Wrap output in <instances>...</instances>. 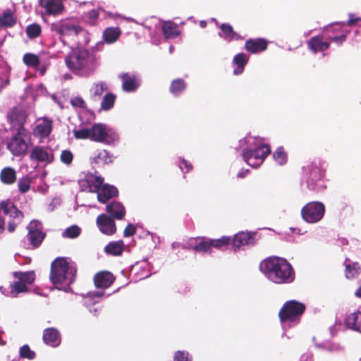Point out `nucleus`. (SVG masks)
<instances>
[{
    "label": "nucleus",
    "instance_id": "nucleus-1",
    "mask_svg": "<svg viewBox=\"0 0 361 361\" xmlns=\"http://www.w3.org/2000/svg\"><path fill=\"white\" fill-rule=\"evenodd\" d=\"M244 161L252 168H258L270 154V146L263 137L248 134L238 142Z\"/></svg>",
    "mask_w": 361,
    "mask_h": 361
},
{
    "label": "nucleus",
    "instance_id": "nucleus-2",
    "mask_svg": "<svg viewBox=\"0 0 361 361\" xmlns=\"http://www.w3.org/2000/svg\"><path fill=\"white\" fill-rule=\"evenodd\" d=\"M259 269L274 283H290L295 279V271L292 265L282 257H271L265 259L260 263Z\"/></svg>",
    "mask_w": 361,
    "mask_h": 361
},
{
    "label": "nucleus",
    "instance_id": "nucleus-3",
    "mask_svg": "<svg viewBox=\"0 0 361 361\" xmlns=\"http://www.w3.org/2000/svg\"><path fill=\"white\" fill-rule=\"evenodd\" d=\"M75 274L76 269L73 264L65 258L59 257L51 264L50 280L56 288L69 292V286L75 281Z\"/></svg>",
    "mask_w": 361,
    "mask_h": 361
},
{
    "label": "nucleus",
    "instance_id": "nucleus-4",
    "mask_svg": "<svg viewBox=\"0 0 361 361\" xmlns=\"http://www.w3.org/2000/svg\"><path fill=\"white\" fill-rule=\"evenodd\" d=\"M77 139H90L92 141L114 145L119 141L118 133L103 123H94L90 127H82L73 130Z\"/></svg>",
    "mask_w": 361,
    "mask_h": 361
},
{
    "label": "nucleus",
    "instance_id": "nucleus-5",
    "mask_svg": "<svg viewBox=\"0 0 361 361\" xmlns=\"http://www.w3.org/2000/svg\"><path fill=\"white\" fill-rule=\"evenodd\" d=\"M305 305L296 300L286 302L279 311V316L283 328L295 326L300 322Z\"/></svg>",
    "mask_w": 361,
    "mask_h": 361
},
{
    "label": "nucleus",
    "instance_id": "nucleus-6",
    "mask_svg": "<svg viewBox=\"0 0 361 361\" xmlns=\"http://www.w3.org/2000/svg\"><path fill=\"white\" fill-rule=\"evenodd\" d=\"M324 176V170L316 164H312L303 168V179L311 190L319 192L326 188Z\"/></svg>",
    "mask_w": 361,
    "mask_h": 361
},
{
    "label": "nucleus",
    "instance_id": "nucleus-7",
    "mask_svg": "<svg viewBox=\"0 0 361 361\" xmlns=\"http://www.w3.org/2000/svg\"><path fill=\"white\" fill-rule=\"evenodd\" d=\"M326 207L322 202L312 201L305 204L301 209V217L307 224H315L322 220Z\"/></svg>",
    "mask_w": 361,
    "mask_h": 361
},
{
    "label": "nucleus",
    "instance_id": "nucleus-8",
    "mask_svg": "<svg viewBox=\"0 0 361 361\" xmlns=\"http://www.w3.org/2000/svg\"><path fill=\"white\" fill-rule=\"evenodd\" d=\"M90 61V54L85 47H74L66 59L68 67L74 71L83 68Z\"/></svg>",
    "mask_w": 361,
    "mask_h": 361
},
{
    "label": "nucleus",
    "instance_id": "nucleus-9",
    "mask_svg": "<svg viewBox=\"0 0 361 361\" xmlns=\"http://www.w3.org/2000/svg\"><path fill=\"white\" fill-rule=\"evenodd\" d=\"M27 132L23 127L16 130V134L8 144V148L15 156L24 154L27 150Z\"/></svg>",
    "mask_w": 361,
    "mask_h": 361
},
{
    "label": "nucleus",
    "instance_id": "nucleus-10",
    "mask_svg": "<svg viewBox=\"0 0 361 361\" xmlns=\"http://www.w3.org/2000/svg\"><path fill=\"white\" fill-rule=\"evenodd\" d=\"M59 30L62 35L79 36L84 37V41H80V44H87L90 42V38L89 34L81 27L75 25L71 22H61L59 25Z\"/></svg>",
    "mask_w": 361,
    "mask_h": 361
},
{
    "label": "nucleus",
    "instance_id": "nucleus-11",
    "mask_svg": "<svg viewBox=\"0 0 361 361\" xmlns=\"http://www.w3.org/2000/svg\"><path fill=\"white\" fill-rule=\"evenodd\" d=\"M1 206L4 213L13 219V221L8 222V225L9 232H13L17 224L22 220L23 215L10 201H3Z\"/></svg>",
    "mask_w": 361,
    "mask_h": 361
},
{
    "label": "nucleus",
    "instance_id": "nucleus-12",
    "mask_svg": "<svg viewBox=\"0 0 361 361\" xmlns=\"http://www.w3.org/2000/svg\"><path fill=\"white\" fill-rule=\"evenodd\" d=\"M103 183V179L92 173H85L80 180L79 185L82 190L96 192Z\"/></svg>",
    "mask_w": 361,
    "mask_h": 361
},
{
    "label": "nucleus",
    "instance_id": "nucleus-13",
    "mask_svg": "<svg viewBox=\"0 0 361 361\" xmlns=\"http://www.w3.org/2000/svg\"><path fill=\"white\" fill-rule=\"evenodd\" d=\"M152 23L156 27H160L163 35L166 39H174L180 35V30L177 24L171 21H162L156 18H152Z\"/></svg>",
    "mask_w": 361,
    "mask_h": 361
},
{
    "label": "nucleus",
    "instance_id": "nucleus-14",
    "mask_svg": "<svg viewBox=\"0 0 361 361\" xmlns=\"http://www.w3.org/2000/svg\"><path fill=\"white\" fill-rule=\"evenodd\" d=\"M39 4L44 9V13L49 16H59L65 11L63 0H39Z\"/></svg>",
    "mask_w": 361,
    "mask_h": 361
},
{
    "label": "nucleus",
    "instance_id": "nucleus-15",
    "mask_svg": "<svg viewBox=\"0 0 361 361\" xmlns=\"http://www.w3.org/2000/svg\"><path fill=\"white\" fill-rule=\"evenodd\" d=\"M254 235L255 233H253L241 231L233 236H231L232 240L231 244L233 250L237 251L246 245H253L255 243Z\"/></svg>",
    "mask_w": 361,
    "mask_h": 361
},
{
    "label": "nucleus",
    "instance_id": "nucleus-16",
    "mask_svg": "<svg viewBox=\"0 0 361 361\" xmlns=\"http://www.w3.org/2000/svg\"><path fill=\"white\" fill-rule=\"evenodd\" d=\"M27 237L30 243L34 247L39 246L44 238V233L42 231V224L37 221H32L27 226Z\"/></svg>",
    "mask_w": 361,
    "mask_h": 361
},
{
    "label": "nucleus",
    "instance_id": "nucleus-17",
    "mask_svg": "<svg viewBox=\"0 0 361 361\" xmlns=\"http://www.w3.org/2000/svg\"><path fill=\"white\" fill-rule=\"evenodd\" d=\"M118 78L122 81V90L124 92H135L140 85V78L134 73H121Z\"/></svg>",
    "mask_w": 361,
    "mask_h": 361
},
{
    "label": "nucleus",
    "instance_id": "nucleus-18",
    "mask_svg": "<svg viewBox=\"0 0 361 361\" xmlns=\"http://www.w3.org/2000/svg\"><path fill=\"white\" fill-rule=\"evenodd\" d=\"M114 155L108 150L104 149H98L90 156V163L92 165L104 166L111 164L114 161Z\"/></svg>",
    "mask_w": 361,
    "mask_h": 361
},
{
    "label": "nucleus",
    "instance_id": "nucleus-19",
    "mask_svg": "<svg viewBox=\"0 0 361 361\" xmlns=\"http://www.w3.org/2000/svg\"><path fill=\"white\" fill-rule=\"evenodd\" d=\"M30 159L45 164H49L54 160V154L52 151L42 147H35L30 153Z\"/></svg>",
    "mask_w": 361,
    "mask_h": 361
},
{
    "label": "nucleus",
    "instance_id": "nucleus-20",
    "mask_svg": "<svg viewBox=\"0 0 361 361\" xmlns=\"http://www.w3.org/2000/svg\"><path fill=\"white\" fill-rule=\"evenodd\" d=\"M52 130V121L47 118L39 119L33 130L35 137L41 141L47 137Z\"/></svg>",
    "mask_w": 361,
    "mask_h": 361
},
{
    "label": "nucleus",
    "instance_id": "nucleus-21",
    "mask_svg": "<svg viewBox=\"0 0 361 361\" xmlns=\"http://www.w3.org/2000/svg\"><path fill=\"white\" fill-rule=\"evenodd\" d=\"M97 224L99 231L108 235L114 234L116 231L114 221L106 214H100L97 218Z\"/></svg>",
    "mask_w": 361,
    "mask_h": 361
},
{
    "label": "nucleus",
    "instance_id": "nucleus-22",
    "mask_svg": "<svg viewBox=\"0 0 361 361\" xmlns=\"http://www.w3.org/2000/svg\"><path fill=\"white\" fill-rule=\"evenodd\" d=\"M188 246L197 252L210 253L212 249L211 238L204 237L190 239Z\"/></svg>",
    "mask_w": 361,
    "mask_h": 361
},
{
    "label": "nucleus",
    "instance_id": "nucleus-23",
    "mask_svg": "<svg viewBox=\"0 0 361 361\" xmlns=\"http://www.w3.org/2000/svg\"><path fill=\"white\" fill-rule=\"evenodd\" d=\"M26 117L25 111L19 108L12 109L8 114V119L15 130H18L20 127H23Z\"/></svg>",
    "mask_w": 361,
    "mask_h": 361
},
{
    "label": "nucleus",
    "instance_id": "nucleus-24",
    "mask_svg": "<svg viewBox=\"0 0 361 361\" xmlns=\"http://www.w3.org/2000/svg\"><path fill=\"white\" fill-rule=\"evenodd\" d=\"M96 192L97 193L98 201L105 203L109 199L117 195L118 190L114 186L102 184Z\"/></svg>",
    "mask_w": 361,
    "mask_h": 361
},
{
    "label": "nucleus",
    "instance_id": "nucleus-25",
    "mask_svg": "<svg viewBox=\"0 0 361 361\" xmlns=\"http://www.w3.org/2000/svg\"><path fill=\"white\" fill-rule=\"evenodd\" d=\"M103 291H95L89 293L84 299L85 305L89 308L90 312L93 314L97 315L101 310L99 306L94 308H92L91 305H94L99 302V298L104 295Z\"/></svg>",
    "mask_w": 361,
    "mask_h": 361
},
{
    "label": "nucleus",
    "instance_id": "nucleus-26",
    "mask_svg": "<svg viewBox=\"0 0 361 361\" xmlns=\"http://www.w3.org/2000/svg\"><path fill=\"white\" fill-rule=\"evenodd\" d=\"M94 284L97 288H109L114 281V277L109 271H101L94 276Z\"/></svg>",
    "mask_w": 361,
    "mask_h": 361
},
{
    "label": "nucleus",
    "instance_id": "nucleus-27",
    "mask_svg": "<svg viewBox=\"0 0 361 361\" xmlns=\"http://www.w3.org/2000/svg\"><path fill=\"white\" fill-rule=\"evenodd\" d=\"M344 266L345 276L348 279L357 278L361 274V265L358 262L346 259Z\"/></svg>",
    "mask_w": 361,
    "mask_h": 361
},
{
    "label": "nucleus",
    "instance_id": "nucleus-28",
    "mask_svg": "<svg viewBox=\"0 0 361 361\" xmlns=\"http://www.w3.org/2000/svg\"><path fill=\"white\" fill-rule=\"evenodd\" d=\"M43 340L46 344L52 347L58 346L61 342L59 333L54 328H49L44 330Z\"/></svg>",
    "mask_w": 361,
    "mask_h": 361
},
{
    "label": "nucleus",
    "instance_id": "nucleus-29",
    "mask_svg": "<svg viewBox=\"0 0 361 361\" xmlns=\"http://www.w3.org/2000/svg\"><path fill=\"white\" fill-rule=\"evenodd\" d=\"M122 31L118 27H106L103 33L102 37L104 41L107 44L115 43L121 37Z\"/></svg>",
    "mask_w": 361,
    "mask_h": 361
},
{
    "label": "nucleus",
    "instance_id": "nucleus-30",
    "mask_svg": "<svg viewBox=\"0 0 361 361\" xmlns=\"http://www.w3.org/2000/svg\"><path fill=\"white\" fill-rule=\"evenodd\" d=\"M220 30L219 36L226 40H238L240 38L239 35L234 32L233 27L228 23H222L219 25Z\"/></svg>",
    "mask_w": 361,
    "mask_h": 361
},
{
    "label": "nucleus",
    "instance_id": "nucleus-31",
    "mask_svg": "<svg viewBox=\"0 0 361 361\" xmlns=\"http://www.w3.org/2000/svg\"><path fill=\"white\" fill-rule=\"evenodd\" d=\"M345 324L348 328L361 333V312L348 315L345 319Z\"/></svg>",
    "mask_w": 361,
    "mask_h": 361
},
{
    "label": "nucleus",
    "instance_id": "nucleus-32",
    "mask_svg": "<svg viewBox=\"0 0 361 361\" xmlns=\"http://www.w3.org/2000/svg\"><path fill=\"white\" fill-rule=\"evenodd\" d=\"M248 61V56L243 53L236 54L233 59V63L235 66L233 69V74L235 75H240L243 71L245 66Z\"/></svg>",
    "mask_w": 361,
    "mask_h": 361
},
{
    "label": "nucleus",
    "instance_id": "nucleus-33",
    "mask_svg": "<svg viewBox=\"0 0 361 361\" xmlns=\"http://www.w3.org/2000/svg\"><path fill=\"white\" fill-rule=\"evenodd\" d=\"M106 211L114 218L122 219L126 214V209L122 204L118 202H114L106 206Z\"/></svg>",
    "mask_w": 361,
    "mask_h": 361
},
{
    "label": "nucleus",
    "instance_id": "nucleus-34",
    "mask_svg": "<svg viewBox=\"0 0 361 361\" xmlns=\"http://www.w3.org/2000/svg\"><path fill=\"white\" fill-rule=\"evenodd\" d=\"M123 247L124 244L122 240L112 241L106 245L104 251L109 255L119 256L122 254Z\"/></svg>",
    "mask_w": 361,
    "mask_h": 361
},
{
    "label": "nucleus",
    "instance_id": "nucleus-35",
    "mask_svg": "<svg viewBox=\"0 0 361 361\" xmlns=\"http://www.w3.org/2000/svg\"><path fill=\"white\" fill-rule=\"evenodd\" d=\"M0 179L4 184H13L16 180V171L11 167L4 168L0 173Z\"/></svg>",
    "mask_w": 361,
    "mask_h": 361
},
{
    "label": "nucleus",
    "instance_id": "nucleus-36",
    "mask_svg": "<svg viewBox=\"0 0 361 361\" xmlns=\"http://www.w3.org/2000/svg\"><path fill=\"white\" fill-rule=\"evenodd\" d=\"M13 276L18 279L22 283L25 284L26 286L32 284L35 279V272L32 271L26 272L16 271L13 273Z\"/></svg>",
    "mask_w": 361,
    "mask_h": 361
},
{
    "label": "nucleus",
    "instance_id": "nucleus-37",
    "mask_svg": "<svg viewBox=\"0 0 361 361\" xmlns=\"http://www.w3.org/2000/svg\"><path fill=\"white\" fill-rule=\"evenodd\" d=\"M186 83L183 79L173 80L170 85L169 91L175 97L179 96L186 89Z\"/></svg>",
    "mask_w": 361,
    "mask_h": 361
},
{
    "label": "nucleus",
    "instance_id": "nucleus-38",
    "mask_svg": "<svg viewBox=\"0 0 361 361\" xmlns=\"http://www.w3.org/2000/svg\"><path fill=\"white\" fill-rule=\"evenodd\" d=\"M274 161L279 165L283 166L287 163L288 154L283 147H278L272 154Z\"/></svg>",
    "mask_w": 361,
    "mask_h": 361
},
{
    "label": "nucleus",
    "instance_id": "nucleus-39",
    "mask_svg": "<svg viewBox=\"0 0 361 361\" xmlns=\"http://www.w3.org/2000/svg\"><path fill=\"white\" fill-rule=\"evenodd\" d=\"M107 89V85L104 82L93 83L90 89L91 98L94 99L101 97L104 92Z\"/></svg>",
    "mask_w": 361,
    "mask_h": 361
},
{
    "label": "nucleus",
    "instance_id": "nucleus-40",
    "mask_svg": "<svg viewBox=\"0 0 361 361\" xmlns=\"http://www.w3.org/2000/svg\"><path fill=\"white\" fill-rule=\"evenodd\" d=\"M231 237L223 235L219 238L212 239L211 238L212 247L217 250H222L226 246L231 245Z\"/></svg>",
    "mask_w": 361,
    "mask_h": 361
},
{
    "label": "nucleus",
    "instance_id": "nucleus-41",
    "mask_svg": "<svg viewBox=\"0 0 361 361\" xmlns=\"http://www.w3.org/2000/svg\"><path fill=\"white\" fill-rule=\"evenodd\" d=\"M116 95L111 92L106 93L103 97L101 102V110L109 111L111 109L115 104Z\"/></svg>",
    "mask_w": 361,
    "mask_h": 361
},
{
    "label": "nucleus",
    "instance_id": "nucleus-42",
    "mask_svg": "<svg viewBox=\"0 0 361 361\" xmlns=\"http://www.w3.org/2000/svg\"><path fill=\"white\" fill-rule=\"evenodd\" d=\"M10 288V297L11 298H16L19 293H26L29 290L28 287L25 284L22 283L19 280L11 283Z\"/></svg>",
    "mask_w": 361,
    "mask_h": 361
},
{
    "label": "nucleus",
    "instance_id": "nucleus-43",
    "mask_svg": "<svg viewBox=\"0 0 361 361\" xmlns=\"http://www.w3.org/2000/svg\"><path fill=\"white\" fill-rule=\"evenodd\" d=\"M15 21L13 13L10 10H6L3 15L0 16V27L12 26L14 25Z\"/></svg>",
    "mask_w": 361,
    "mask_h": 361
},
{
    "label": "nucleus",
    "instance_id": "nucleus-44",
    "mask_svg": "<svg viewBox=\"0 0 361 361\" xmlns=\"http://www.w3.org/2000/svg\"><path fill=\"white\" fill-rule=\"evenodd\" d=\"M32 180L28 176H25L20 178L18 181V190L22 193L28 192L30 189Z\"/></svg>",
    "mask_w": 361,
    "mask_h": 361
},
{
    "label": "nucleus",
    "instance_id": "nucleus-45",
    "mask_svg": "<svg viewBox=\"0 0 361 361\" xmlns=\"http://www.w3.org/2000/svg\"><path fill=\"white\" fill-rule=\"evenodd\" d=\"M81 232V229L78 226H72L67 228L63 233V236L65 238H75L78 237Z\"/></svg>",
    "mask_w": 361,
    "mask_h": 361
},
{
    "label": "nucleus",
    "instance_id": "nucleus-46",
    "mask_svg": "<svg viewBox=\"0 0 361 361\" xmlns=\"http://www.w3.org/2000/svg\"><path fill=\"white\" fill-rule=\"evenodd\" d=\"M173 361H192V356L188 351L178 350L174 354Z\"/></svg>",
    "mask_w": 361,
    "mask_h": 361
},
{
    "label": "nucleus",
    "instance_id": "nucleus-47",
    "mask_svg": "<svg viewBox=\"0 0 361 361\" xmlns=\"http://www.w3.org/2000/svg\"><path fill=\"white\" fill-rule=\"evenodd\" d=\"M26 32L29 37L34 38L40 34L41 27L39 25L34 23L27 27Z\"/></svg>",
    "mask_w": 361,
    "mask_h": 361
},
{
    "label": "nucleus",
    "instance_id": "nucleus-48",
    "mask_svg": "<svg viewBox=\"0 0 361 361\" xmlns=\"http://www.w3.org/2000/svg\"><path fill=\"white\" fill-rule=\"evenodd\" d=\"M23 62L27 66H37L39 64L38 57L32 54H26L23 56Z\"/></svg>",
    "mask_w": 361,
    "mask_h": 361
},
{
    "label": "nucleus",
    "instance_id": "nucleus-49",
    "mask_svg": "<svg viewBox=\"0 0 361 361\" xmlns=\"http://www.w3.org/2000/svg\"><path fill=\"white\" fill-rule=\"evenodd\" d=\"M20 356L23 358L32 360L35 356V353L34 351L30 350L27 345H25L20 349Z\"/></svg>",
    "mask_w": 361,
    "mask_h": 361
},
{
    "label": "nucleus",
    "instance_id": "nucleus-50",
    "mask_svg": "<svg viewBox=\"0 0 361 361\" xmlns=\"http://www.w3.org/2000/svg\"><path fill=\"white\" fill-rule=\"evenodd\" d=\"M99 16V13L97 10L92 9L86 13L87 22L91 25H94Z\"/></svg>",
    "mask_w": 361,
    "mask_h": 361
},
{
    "label": "nucleus",
    "instance_id": "nucleus-51",
    "mask_svg": "<svg viewBox=\"0 0 361 361\" xmlns=\"http://www.w3.org/2000/svg\"><path fill=\"white\" fill-rule=\"evenodd\" d=\"M73 159V154L70 150H63L61 153L60 160L66 165H70Z\"/></svg>",
    "mask_w": 361,
    "mask_h": 361
},
{
    "label": "nucleus",
    "instance_id": "nucleus-52",
    "mask_svg": "<svg viewBox=\"0 0 361 361\" xmlns=\"http://www.w3.org/2000/svg\"><path fill=\"white\" fill-rule=\"evenodd\" d=\"M178 166L184 173H187L192 169L191 163L180 157L179 158Z\"/></svg>",
    "mask_w": 361,
    "mask_h": 361
},
{
    "label": "nucleus",
    "instance_id": "nucleus-53",
    "mask_svg": "<svg viewBox=\"0 0 361 361\" xmlns=\"http://www.w3.org/2000/svg\"><path fill=\"white\" fill-rule=\"evenodd\" d=\"M71 104L76 108L85 109L86 103L80 97H73L71 99Z\"/></svg>",
    "mask_w": 361,
    "mask_h": 361
},
{
    "label": "nucleus",
    "instance_id": "nucleus-54",
    "mask_svg": "<svg viewBox=\"0 0 361 361\" xmlns=\"http://www.w3.org/2000/svg\"><path fill=\"white\" fill-rule=\"evenodd\" d=\"M309 52L313 55L319 54V57L324 56V51L329 47H307Z\"/></svg>",
    "mask_w": 361,
    "mask_h": 361
},
{
    "label": "nucleus",
    "instance_id": "nucleus-55",
    "mask_svg": "<svg viewBox=\"0 0 361 361\" xmlns=\"http://www.w3.org/2000/svg\"><path fill=\"white\" fill-rule=\"evenodd\" d=\"M269 43L271 42L264 38H257L247 39L245 42V45H267Z\"/></svg>",
    "mask_w": 361,
    "mask_h": 361
},
{
    "label": "nucleus",
    "instance_id": "nucleus-56",
    "mask_svg": "<svg viewBox=\"0 0 361 361\" xmlns=\"http://www.w3.org/2000/svg\"><path fill=\"white\" fill-rule=\"evenodd\" d=\"M267 47H246L247 51L250 54H259L266 50Z\"/></svg>",
    "mask_w": 361,
    "mask_h": 361
},
{
    "label": "nucleus",
    "instance_id": "nucleus-57",
    "mask_svg": "<svg viewBox=\"0 0 361 361\" xmlns=\"http://www.w3.org/2000/svg\"><path fill=\"white\" fill-rule=\"evenodd\" d=\"M136 232V228L133 224H128L124 230V236L128 237L133 235Z\"/></svg>",
    "mask_w": 361,
    "mask_h": 361
},
{
    "label": "nucleus",
    "instance_id": "nucleus-58",
    "mask_svg": "<svg viewBox=\"0 0 361 361\" xmlns=\"http://www.w3.org/2000/svg\"><path fill=\"white\" fill-rule=\"evenodd\" d=\"M328 42H323L322 41V38L319 36H317V37H312L310 42H309V44L308 45H312V46H314V45H328Z\"/></svg>",
    "mask_w": 361,
    "mask_h": 361
},
{
    "label": "nucleus",
    "instance_id": "nucleus-59",
    "mask_svg": "<svg viewBox=\"0 0 361 361\" xmlns=\"http://www.w3.org/2000/svg\"><path fill=\"white\" fill-rule=\"evenodd\" d=\"M248 169H241L238 173L237 177L239 178H243L248 173Z\"/></svg>",
    "mask_w": 361,
    "mask_h": 361
},
{
    "label": "nucleus",
    "instance_id": "nucleus-60",
    "mask_svg": "<svg viewBox=\"0 0 361 361\" xmlns=\"http://www.w3.org/2000/svg\"><path fill=\"white\" fill-rule=\"evenodd\" d=\"M0 292L6 296L10 297V290H6L4 287L0 286Z\"/></svg>",
    "mask_w": 361,
    "mask_h": 361
},
{
    "label": "nucleus",
    "instance_id": "nucleus-61",
    "mask_svg": "<svg viewBox=\"0 0 361 361\" xmlns=\"http://www.w3.org/2000/svg\"><path fill=\"white\" fill-rule=\"evenodd\" d=\"M355 295L357 298H361V286L357 289V290L355 292Z\"/></svg>",
    "mask_w": 361,
    "mask_h": 361
},
{
    "label": "nucleus",
    "instance_id": "nucleus-62",
    "mask_svg": "<svg viewBox=\"0 0 361 361\" xmlns=\"http://www.w3.org/2000/svg\"><path fill=\"white\" fill-rule=\"evenodd\" d=\"M207 25V22L206 20H201V21H200V26L202 28L206 27Z\"/></svg>",
    "mask_w": 361,
    "mask_h": 361
},
{
    "label": "nucleus",
    "instance_id": "nucleus-63",
    "mask_svg": "<svg viewBox=\"0 0 361 361\" xmlns=\"http://www.w3.org/2000/svg\"><path fill=\"white\" fill-rule=\"evenodd\" d=\"M4 220L1 219V218L0 217V233L3 232L4 231Z\"/></svg>",
    "mask_w": 361,
    "mask_h": 361
},
{
    "label": "nucleus",
    "instance_id": "nucleus-64",
    "mask_svg": "<svg viewBox=\"0 0 361 361\" xmlns=\"http://www.w3.org/2000/svg\"><path fill=\"white\" fill-rule=\"evenodd\" d=\"M211 20V21H212V22H214V23H215V24H216V25L219 27V23L216 20V19H215V18H211V20Z\"/></svg>",
    "mask_w": 361,
    "mask_h": 361
}]
</instances>
